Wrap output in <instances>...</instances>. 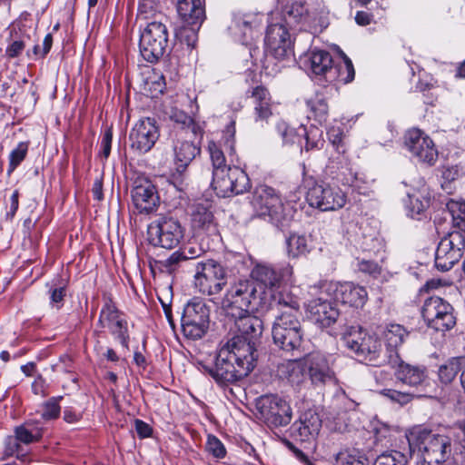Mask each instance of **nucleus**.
I'll return each instance as SVG.
<instances>
[{
    "label": "nucleus",
    "instance_id": "20",
    "mask_svg": "<svg viewBox=\"0 0 465 465\" xmlns=\"http://www.w3.org/2000/svg\"><path fill=\"white\" fill-rule=\"evenodd\" d=\"M404 145L412 157L419 162L433 165L438 158V151L433 141L423 131L413 128L404 135Z\"/></svg>",
    "mask_w": 465,
    "mask_h": 465
},
{
    "label": "nucleus",
    "instance_id": "15",
    "mask_svg": "<svg viewBox=\"0 0 465 465\" xmlns=\"http://www.w3.org/2000/svg\"><path fill=\"white\" fill-rule=\"evenodd\" d=\"M389 364L394 369L397 381L407 385L411 391L422 393L429 383V378L424 366L411 365L404 362L399 354L389 356Z\"/></svg>",
    "mask_w": 465,
    "mask_h": 465
},
{
    "label": "nucleus",
    "instance_id": "39",
    "mask_svg": "<svg viewBox=\"0 0 465 465\" xmlns=\"http://www.w3.org/2000/svg\"><path fill=\"white\" fill-rule=\"evenodd\" d=\"M276 374L281 380H286L292 384H298L302 381V371L296 361L288 360L277 365Z\"/></svg>",
    "mask_w": 465,
    "mask_h": 465
},
{
    "label": "nucleus",
    "instance_id": "56",
    "mask_svg": "<svg viewBox=\"0 0 465 465\" xmlns=\"http://www.w3.org/2000/svg\"><path fill=\"white\" fill-rule=\"evenodd\" d=\"M183 261L185 260L183 258L180 251L178 250L173 252L168 258L160 261L159 262L163 270L171 273L176 270L177 265Z\"/></svg>",
    "mask_w": 465,
    "mask_h": 465
},
{
    "label": "nucleus",
    "instance_id": "59",
    "mask_svg": "<svg viewBox=\"0 0 465 465\" xmlns=\"http://www.w3.org/2000/svg\"><path fill=\"white\" fill-rule=\"evenodd\" d=\"M276 130H277V133L281 135L282 142L284 143L293 142L292 141L293 134H294L293 129L290 128L285 122L280 121L279 123H277Z\"/></svg>",
    "mask_w": 465,
    "mask_h": 465
},
{
    "label": "nucleus",
    "instance_id": "40",
    "mask_svg": "<svg viewBox=\"0 0 465 465\" xmlns=\"http://www.w3.org/2000/svg\"><path fill=\"white\" fill-rule=\"evenodd\" d=\"M306 105L310 109L312 116L320 124L325 123L328 119L329 106L325 97L321 94H316L314 96L306 101Z\"/></svg>",
    "mask_w": 465,
    "mask_h": 465
},
{
    "label": "nucleus",
    "instance_id": "18",
    "mask_svg": "<svg viewBox=\"0 0 465 465\" xmlns=\"http://www.w3.org/2000/svg\"><path fill=\"white\" fill-rule=\"evenodd\" d=\"M421 465H440L450 452V439L440 434L426 433L419 446Z\"/></svg>",
    "mask_w": 465,
    "mask_h": 465
},
{
    "label": "nucleus",
    "instance_id": "45",
    "mask_svg": "<svg viewBox=\"0 0 465 465\" xmlns=\"http://www.w3.org/2000/svg\"><path fill=\"white\" fill-rule=\"evenodd\" d=\"M408 200L405 203V206L408 210V214L411 218L420 219L418 216L420 215L430 204V198L423 197L420 199V196L414 193H407Z\"/></svg>",
    "mask_w": 465,
    "mask_h": 465
},
{
    "label": "nucleus",
    "instance_id": "58",
    "mask_svg": "<svg viewBox=\"0 0 465 465\" xmlns=\"http://www.w3.org/2000/svg\"><path fill=\"white\" fill-rule=\"evenodd\" d=\"M113 132L112 128L104 130L101 140V154L107 159L111 153Z\"/></svg>",
    "mask_w": 465,
    "mask_h": 465
},
{
    "label": "nucleus",
    "instance_id": "8",
    "mask_svg": "<svg viewBox=\"0 0 465 465\" xmlns=\"http://www.w3.org/2000/svg\"><path fill=\"white\" fill-rule=\"evenodd\" d=\"M255 416L270 428L287 426L292 418L290 404L276 394L262 395L255 401Z\"/></svg>",
    "mask_w": 465,
    "mask_h": 465
},
{
    "label": "nucleus",
    "instance_id": "33",
    "mask_svg": "<svg viewBox=\"0 0 465 465\" xmlns=\"http://www.w3.org/2000/svg\"><path fill=\"white\" fill-rule=\"evenodd\" d=\"M192 225L194 230L207 234H215L217 232L213 213L201 204L194 207L192 213Z\"/></svg>",
    "mask_w": 465,
    "mask_h": 465
},
{
    "label": "nucleus",
    "instance_id": "22",
    "mask_svg": "<svg viewBox=\"0 0 465 465\" xmlns=\"http://www.w3.org/2000/svg\"><path fill=\"white\" fill-rule=\"evenodd\" d=\"M292 272L291 266L277 268L267 262H256L250 272V280L254 281L258 288L274 290Z\"/></svg>",
    "mask_w": 465,
    "mask_h": 465
},
{
    "label": "nucleus",
    "instance_id": "34",
    "mask_svg": "<svg viewBox=\"0 0 465 465\" xmlns=\"http://www.w3.org/2000/svg\"><path fill=\"white\" fill-rule=\"evenodd\" d=\"M408 331L400 324H390L383 332L386 346V357L389 361L391 354H399L397 350L404 342Z\"/></svg>",
    "mask_w": 465,
    "mask_h": 465
},
{
    "label": "nucleus",
    "instance_id": "14",
    "mask_svg": "<svg viewBox=\"0 0 465 465\" xmlns=\"http://www.w3.org/2000/svg\"><path fill=\"white\" fill-rule=\"evenodd\" d=\"M465 236L460 232H450L438 244L435 266L441 272L450 271L463 256Z\"/></svg>",
    "mask_w": 465,
    "mask_h": 465
},
{
    "label": "nucleus",
    "instance_id": "41",
    "mask_svg": "<svg viewBox=\"0 0 465 465\" xmlns=\"http://www.w3.org/2000/svg\"><path fill=\"white\" fill-rule=\"evenodd\" d=\"M228 29L237 41L244 44L252 33V23L244 15H234Z\"/></svg>",
    "mask_w": 465,
    "mask_h": 465
},
{
    "label": "nucleus",
    "instance_id": "43",
    "mask_svg": "<svg viewBox=\"0 0 465 465\" xmlns=\"http://www.w3.org/2000/svg\"><path fill=\"white\" fill-rule=\"evenodd\" d=\"M42 437V429L32 420L15 429V438L25 444L37 441Z\"/></svg>",
    "mask_w": 465,
    "mask_h": 465
},
{
    "label": "nucleus",
    "instance_id": "63",
    "mask_svg": "<svg viewBox=\"0 0 465 465\" xmlns=\"http://www.w3.org/2000/svg\"><path fill=\"white\" fill-rule=\"evenodd\" d=\"M20 447L19 440L16 438H9L5 443V456L11 457L16 455L19 458L18 451Z\"/></svg>",
    "mask_w": 465,
    "mask_h": 465
},
{
    "label": "nucleus",
    "instance_id": "19",
    "mask_svg": "<svg viewBox=\"0 0 465 465\" xmlns=\"http://www.w3.org/2000/svg\"><path fill=\"white\" fill-rule=\"evenodd\" d=\"M160 136L159 128L154 118L140 119L129 134L130 147L138 154L152 150Z\"/></svg>",
    "mask_w": 465,
    "mask_h": 465
},
{
    "label": "nucleus",
    "instance_id": "30",
    "mask_svg": "<svg viewBox=\"0 0 465 465\" xmlns=\"http://www.w3.org/2000/svg\"><path fill=\"white\" fill-rule=\"evenodd\" d=\"M272 299L277 311L274 318H282L285 315H293L301 317V306L299 299L288 290H282L277 293L269 296V300Z\"/></svg>",
    "mask_w": 465,
    "mask_h": 465
},
{
    "label": "nucleus",
    "instance_id": "38",
    "mask_svg": "<svg viewBox=\"0 0 465 465\" xmlns=\"http://www.w3.org/2000/svg\"><path fill=\"white\" fill-rule=\"evenodd\" d=\"M210 159L213 166V179L222 174L226 169L231 167L226 164V159L224 153L222 149V145L214 141H209L207 146Z\"/></svg>",
    "mask_w": 465,
    "mask_h": 465
},
{
    "label": "nucleus",
    "instance_id": "16",
    "mask_svg": "<svg viewBox=\"0 0 465 465\" xmlns=\"http://www.w3.org/2000/svg\"><path fill=\"white\" fill-rule=\"evenodd\" d=\"M320 289L331 299L350 306L362 307L368 299L366 289L351 282H323Z\"/></svg>",
    "mask_w": 465,
    "mask_h": 465
},
{
    "label": "nucleus",
    "instance_id": "26",
    "mask_svg": "<svg viewBox=\"0 0 465 465\" xmlns=\"http://www.w3.org/2000/svg\"><path fill=\"white\" fill-rule=\"evenodd\" d=\"M321 428L322 420L319 414L312 410H308L292 424L290 433L295 440L310 443L317 438Z\"/></svg>",
    "mask_w": 465,
    "mask_h": 465
},
{
    "label": "nucleus",
    "instance_id": "61",
    "mask_svg": "<svg viewBox=\"0 0 465 465\" xmlns=\"http://www.w3.org/2000/svg\"><path fill=\"white\" fill-rule=\"evenodd\" d=\"M171 118L182 125V131L178 132L179 134L186 132L184 127L189 128L193 123V119L183 112H175L171 115Z\"/></svg>",
    "mask_w": 465,
    "mask_h": 465
},
{
    "label": "nucleus",
    "instance_id": "29",
    "mask_svg": "<svg viewBox=\"0 0 465 465\" xmlns=\"http://www.w3.org/2000/svg\"><path fill=\"white\" fill-rule=\"evenodd\" d=\"M98 324L102 328H108L123 346H128L127 323L120 318L118 310L111 302H106L102 308Z\"/></svg>",
    "mask_w": 465,
    "mask_h": 465
},
{
    "label": "nucleus",
    "instance_id": "54",
    "mask_svg": "<svg viewBox=\"0 0 465 465\" xmlns=\"http://www.w3.org/2000/svg\"><path fill=\"white\" fill-rule=\"evenodd\" d=\"M222 142L225 149L230 153H234L235 143V123L231 122L223 131Z\"/></svg>",
    "mask_w": 465,
    "mask_h": 465
},
{
    "label": "nucleus",
    "instance_id": "31",
    "mask_svg": "<svg viewBox=\"0 0 465 465\" xmlns=\"http://www.w3.org/2000/svg\"><path fill=\"white\" fill-rule=\"evenodd\" d=\"M177 12L185 24L201 26L205 11L201 0H178Z\"/></svg>",
    "mask_w": 465,
    "mask_h": 465
},
{
    "label": "nucleus",
    "instance_id": "28",
    "mask_svg": "<svg viewBox=\"0 0 465 465\" xmlns=\"http://www.w3.org/2000/svg\"><path fill=\"white\" fill-rule=\"evenodd\" d=\"M326 293L309 302L307 310L311 318L322 329L332 326L339 319V310Z\"/></svg>",
    "mask_w": 465,
    "mask_h": 465
},
{
    "label": "nucleus",
    "instance_id": "25",
    "mask_svg": "<svg viewBox=\"0 0 465 465\" xmlns=\"http://www.w3.org/2000/svg\"><path fill=\"white\" fill-rule=\"evenodd\" d=\"M250 312H244V313H241L230 312L232 316L235 318L234 325L238 332L233 337H238L251 343L255 353H257L256 341L263 331V322L259 317L252 315Z\"/></svg>",
    "mask_w": 465,
    "mask_h": 465
},
{
    "label": "nucleus",
    "instance_id": "4",
    "mask_svg": "<svg viewBox=\"0 0 465 465\" xmlns=\"http://www.w3.org/2000/svg\"><path fill=\"white\" fill-rule=\"evenodd\" d=\"M342 341L351 352L371 364L379 365L385 360L381 357V343L377 337L368 334L359 325H343L340 331Z\"/></svg>",
    "mask_w": 465,
    "mask_h": 465
},
{
    "label": "nucleus",
    "instance_id": "48",
    "mask_svg": "<svg viewBox=\"0 0 465 465\" xmlns=\"http://www.w3.org/2000/svg\"><path fill=\"white\" fill-rule=\"evenodd\" d=\"M200 26L188 25L182 26L177 32L176 36L182 43H184L190 49L194 48L198 40V30Z\"/></svg>",
    "mask_w": 465,
    "mask_h": 465
},
{
    "label": "nucleus",
    "instance_id": "64",
    "mask_svg": "<svg viewBox=\"0 0 465 465\" xmlns=\"http://www.w3.org/2000/svg\"><path fill=\"white\" fill-rule=\"evenodd\" d=\"M134 425L135 430L140 438L143 439L151 436L153 430L148 423L137 419L134 421Z\"/></svg>",
    "mask_w": 465,
    "mask_h": 465
},
{
    "label": "nucleus",
    "instance_id": "50",
    "mask_svg": "<svg viewBox=\"0 0 465 465\" xmlns=\"http://www.w3.org/2000/svg\"><path fill=\"white\" fill-rule=\"evenodd\" d=\"M305 149L306 151H310L312 149H321L324 144V140L322 138V131L315 126H310L308 130L305 131Z\"/></svg>",
    "mask_w": 465,
    "mask_h": 465
},
{
    "label": "nucleus",
    "instance_id": "35",
    "mask_svg": "<svg viewBox=\"0 0 465 465\" xmlns=\"http://www.w3.org/2000/svg\"><path fill=\"white\" fill-rule=\"evenodd\" d=\"M308 15L306 3L302 0H295L287 4L282 9V16L285 23L292 26L304 21Z\"/></svg>",
    "mask_w": 465,
    "mask_h": 465
},
{
    "label": "nucleus",
    "instance_id": "3",
    "mask_svg": "<svg viewBox=\"0 0 465 465\" xmlns=\"http://www.w3.org/2000/svg\"><path fill=\"white\" fill-rule=\"evenodd\" d=\"M269 294L262 287L258 288L254 281L240 280L226 292L223 300V307L230 312H262L270 308Z\"/></svg>",
    "mask_w": 465,
    "mask_h": 465
},
{
    "label": "nucleus",
    "instance_id": "7",
    "mask_svg": "<svg viewBox=\"0 0 465 465\" xmlns=\"http://www.w3.org/2000/svg\"><path fill=\"white\" fill-rule=\"evenodd\" d=\"M194 286L203 295L219 294L228 282V271L217 261L208 259L195 263Z\"/></svg>",
    "mask_w": 465,
    "mask_h": 465
},
{
    "label": "nucleus",
    "instance_id": "55",
    "mask_svg": "<svg viewBox=\"0 0 465 465\" xmlns=\"http://www.w3.org/2000/svg\"><path fill=\"white\" fill-rule=\"evenodd\" d=\"M206 448L210 453L218 459H222L226 455V450L222 441L215 436L209 435Z\"/></svg>",
    "mask_w": 465,
    "mask_h": 465
},
{
    "label": "nucleus",
    "instance_id": "27",
    "mask_svg": "<svg viewBox=\"0 0 465 465\" xmlns=\"http://www.w3.org/2000/svg\"><path fill=\"white\" fill-rule=\"evenodd\" d=\"M133 203L140 213H151L156 211L160 203L155 186L148 180L135 182L131 190Z\"/></svg>",
    "mask_w": 465,
    "mask_h": 465
},
{
    "label": "nucleus",
    "instance_id": "24",
    "mask_svg": "<svg viewBox=\"0 0 465 465\" xmlns=\"http://www.w3.org/2000/svg\"><path fill=\"white\" fill-rule=\"evenodd\" d=\"M245 96L252 99L253 121L260 127L268 124L273 116L272 102L269 90L262 84L251 85L245 91Z\"/></svg>",
    "mask_w": 465,
    "mask_h": 465
},
{
    "label": "nucleus",
    "instance_id": "52",
    "mask_svg": "<svg viewBox=\"0 0 465 465\" xmlns=\"http://www.w3.org/2000/svg\"><path fill=\"white\" fill-rule=\"evenodd\" d=\"M61 408L57 398H52L43 404L41 418L45 420H51L58 418Z\"/></svg>",
    "mask_w": 465,
    "mask_h": 465
},
{
    "label": "nucleus",
    "instance_id": "11",
    "mask_svg": "<svg viewBox=\"0 0 465 465\" xmlns=\"http://www.w3.org/2000/svg\"><path fill=\"white\" fill-rule=\"evenodd\" d=\"M169 45L167 26L157 21L150 22L140 35L139 49L143 58L155 63L166 53Z\"/></svg>",
    "mask_w": 465,
    "mask_h": 465
},
{
    "label": "nucleus",
    "instance_id": "37",
    "mask_svg": "<svg viewBox=\"0 0 465 465\" xmlns=\"http://www.w3.org/2000/svg\"><path fill=\"white\" fill-rule=\"evenodd\" d=\"M465 367L464 357H454L450 359L446 363L439 368V378L441 382L448 384L450 383L459 372H462Z\"/></svg>",
    "mask_w": 465,
    "mask_h": 465
},
{
    "label": "nucleus",
    "instance_id": "17",
    "mask_svg": "<svg viewBox=\"0 0 465 465\" xmlns=\"http://www.w3.org/2000/svg\"><path fill=\"white\" fill-rule=\"evenodd\" d=\"M212 186L216 193L223 197L231 194H242L251 188L248 174L237 166H231L222 174L212 180Z\"/></svg>",
    "mask_w": 465,
    "mask_h": 465
},
{
    "label": "nucleus",
    "instance_id": "23",
    "mask_svg": "<svg viewBox=\"0 0 465 465\" xmlns=\"http://www.w3.org/2000/svg\"><path fill=\"white\" fill-rule=\"evenodd\" d=\"M305 369L312 384L316 387L337 382L330 358L324 354H310L305 360Z\"/></svg>",
    "mask_w": 465,
    "mask_h": 465
},
{
    "label": "nucleus",
    "instance_id": "51",
    "mask_svg": "<svg viewBox=\"0 0 465 465\" xmlns=\"http://www.w3.org/2000/svg\"><path fill=\"white\" fill-rule=\"evenodd\" d=\"M28 151V143L21 142L12 150L9 155V165L7 173H13L15 168L25 160Z\"/></svg>",
    "mask_w": 465,
    "mask_h": 465
},
{
    "label": "nucleus",
    "instance_id": "6",
    "mask_svg": "<svg viewBox=\"0 0 465 465\" xmlns=\"http://www.w3.org/2000/svg\"><path fill=\"white\" fill-rule=\"evenodd\" d=\"M305 331L300 317L285 315L274 318L272 327L273 344L282 351L292 356L301 355L304 342Z\"/></svg>",
    "mask_w": 465,
    "mask_h": 465
},
{
    "label": "nucleus",
    "instance_id": "49",
    "mask_svg": "<svg viewBox=\"0 0 465 465\" xmlns=\"http://www.w3.org/2000/svg\"><path fill=\"white\" fill-rule=\"evenodd\" d=\"M372 465H407V460L400 451H384L376 457Z\"/></svg>",
    "mask_w": 465,
    "mask_h": 465
},
{
    "label": "nucleus",
    "instance_id": "44",
    "mask_svg": "<svg viewBox=\"0 0 465 465\" xmlns=\"http://www.w3.org/2000/svg\"><path fill=\"white\" fill-rule=\"evenodd\" d=\"M380 394L391 402L398 403L401 406H404L412 401L415 398H420L423 395V393H417L411 390L398 391L394 389H383L380 391Z\"/></svg>",
    "mask_w": 465,
    "mask_h": 465
},
{
    "label": "nucleus",
    "instance_id": "46",
    "mask_svg": "<svg viewBox=\"0 0 465 465\" xmlns=\"http://www.w3.org/2000/svg\"><path fill=\"white\" fill-rule=\"evenodd\" d=\"M341 58L342 62L336 65L334 73L338 81L348 84L354 79L355 70L351 60L344 53H341Z\"/></svg>",
    "mask_w": 465,
    "mask_h": 465
},
{
    "label": "nucleus",
    "instance_id": "57",
    "mask_svg": "<svg viewBox=\"0 0 465 465\" xmlns=\"http://www.w3.org/2000/svg\"><path fill=\"white\" fill-rule=\"evenodd\" d=\"M65 287L60 286L50 290V304L56 310L61 309L63 306L64 299L65 297Z\"/></svg>",
    "mask_w": 465,
    "mask_h": 465
},
{
    "label": "nucleus",
    "instance_id": "2",
    "mask_svg": "<svg viewBox=\"0 0 465 465\" xmlns=\"http://www.w3.org/2000/svg\"><path fill=\"white\" fill-rule=\"evenodd\" d=\"M250 203L257 216L267 217L282 230L289 226L295 213L290 203H283L276 190L266 184L255 187Z\"/></svg>",
    "mask_w": 465,
    "mask_h": 465
},
{
    "label": "nucleus",
    "instance_id": "32",
    "mask_svg": "<svg viewBox=\"0 0 465 465\" xmlns=\"http://www.w3.org/2000/svg\"><path fill=\"white\" fill-rule=\"evenodd\" d=\"M304 63L312 72L317 75H322L332 71V57L325 50H312L305 56Z\"/></svg>",
    "mask_w": 465,
    "mask_h": 465
},
{
    "label": "nucleus",
    "instance_id": "5",
    "mask_svg": "<svg viewBox=\"0 0 465 465\" xmlns=\"http://www.w3.org/2000/svg\"><path fill=\"white\" fill-rule=\"evenodd\" d=\"M303 182L308 187L306 201L310 206L322 212L336 211L342 208L346 202V194L337 186L325 182H317L312 176L305 177L306 167L302 163Z\"/></svg>",
    "mask_w": 465,
    "mask_h": 465
},
{
    "label": "nucleus",
    "instance_id": "12",
    "mask_svg": "<svg viewBox=\"0 0 465 465\" xmlns=\"http://www.w3.org/2000/svg\"><path fill=\"white\" fill-rule=\"evenodd\" d=\"M148 241L153 246L173 249L184 236V228L179 220L171 216H160L147 228Z\"/></svg>",
    "mask_w": 465,
    "mask_h": 465
},
{
    "label": "nucleus",
    "instance_id": "62",
    "mask_svg": "<svg viewBox=\"0 0 465 465\" xmlns=\"http://www.w3.org/2000/svg\"><path fill=\"white\" fill-rule=\"evenodd\" d=\"M63 413L64 420L70 424L76 423L83 418L82 412L76 411L73 407L65 408Z\"/></svg>",
    "mask_w": 465,
    "mask_h": 465
},
{
    "label": "nucleus",
    "instance_id": "21",
    "mask_svg": "<svg viewBox=\"0 0 465 465\" xmlns=\"http://www.w3.org/2000/svg\"><path fill=\"white\" fill-rule=\"evenodd\" d=\"M264 42L266 53L277 60H284L293 54L291 35L282 24L268 25Z\"/></svg>",
    "mask_w": 465,
    "mask_h": 465
},
{
    "label": "nucleus",
    "instance_id": "36",
    "mask_svg": "<svg viewBox=\"0 0 465 465\" xmlns=\"http://www.w3.org/2000/svg\"><path fill=\"white\" fill-rule=\"evenodd\" d=\"M286 246L289 257L292 258L306 255L312 250L311 240L298 233H292L286 239Z\"/></svg>",
    "mask_w": 465,
    "mask_h": 465
},
{
    "label": "nucleus",
    "instance_id": "53",
    "mask_svg": "<svg viewBox=\"0 0 465 465\" xmlns=\"http://www.w3.org/2000/svg\"><path fill=\"white\" fill-rule=\"evenodd\" d=\"M179 251L185 261L199 258L204 253V249L195 242H188Z\"/></svg>",
    "mask_w": 465,
    "mask_h": 465
},
{
    "label": "nucleus",
    "instance_id": "60",
    "mask_svg": "<svg viewBox=\"0 0 465 465\" xmlns=\"http://www.w3.org/2000/svg\"><path fill=\"white\" fill-rule=\"evenodd\" d=\"M359 271L369 273L371 275H377L381 273V268L375 262L361 260L358 262Z\"/></svg>",
    "mask_w": 465,
    "mask_h": 465
},
{
    "label": "nucleus",
    "instance_id": "47",
    "mask_svg": "<svg viewBox=\"0 0 465 465\" xmlns=\"http://www.w3.org/2000/svg\"><path fill=\"white\" fill-rule=\"evenodd\" d=\"M336 465H369V460L359 451H342L336 456Z\"/></svg>",
    "mask_w": 465,
    "mask_h": 465
},
{
    "label": "nucleus",
    "instance_id": "1",
    "mask_svg": "<svg viewBox=\"0 0 465 465\" xmlns=\"http://www.w3.org/2000/svg\"><path fill=\"white\" fill-rule=\"evenodd\" d=\"M257 358L258 353L251 343L232 337L221 342L214 365H203V369L219 386L225 387L248 376L254 369Z\"/></svg>",
    "mask_w": 465,
    "mask_h": 465
},
{
    "label": "nucleus",
    "instance_id": "9",
    "mask_svg": "<svg viewBox=\"0 0 465 465\" xmlns=\"http://www.w3.org/2000/svg\"><path fill=\"white\" fill-rule=\"evenodd\" d=\"M210 323V309L200 298H193L183 308L181 316V328L184 337L190 340L203 338Z\"/></svg>",
    "mask_w": 465,
    "mask_h": 465
},
{
    "label": "nucleus",
    "instance_id": "42",
    "mask_svg": "<svg viewBox=\"0 0 465 465\" xmlns=\"http://www.w3.org/2000/svg\"><path fill=\"white\" fill-rule=\"evenodd\" d=\"M446 207L452 218L453 227L456 232H460L465 236V201L450 200Z\"/></svg>",
    "mask_w": 465,
    "mask_h": 465
},
{
    "label": "nucleus",
    "instance_id": "10",
    "mask_svg": "<svg viewBox=\"0 0 465 465\" xmlns=\"http://www.w3.org/2000/svg\"><path fill=\"white\" fill-rule=\"evenodd\" d=\"M421 316L427 327L436 331H448L457 322L453 306L440 296H430L424 301L421 307Z\"/></svg>",
    "mask_w": 465,
    "mask_h": 465
},
{
    "label": "nucleus",
    "instance_id": "13",
    "mask_svg": "<svg viewBox=\"0 0 465 465\" xmlns=\"http://www.w3.org/2000/svg\"><path fill=\"white\" fill-rule=\"evenodd\" d=\"M172 148L175 165V173L173 174V184L179 191H183L187 168L196 156L200 155L201 147L184 139L182 133H175Z\"/></svg>",
    "mask_w": 465,
    "mask_h": 465
}]
</instances>
